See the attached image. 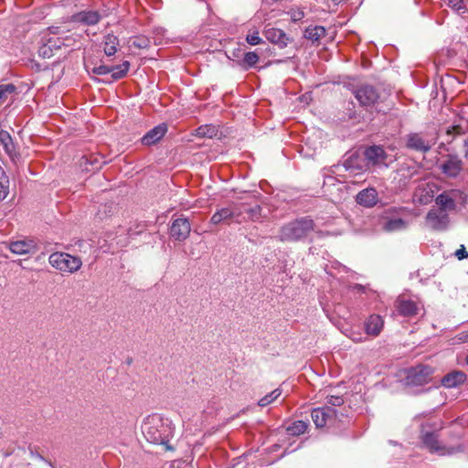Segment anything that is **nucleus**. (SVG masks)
Wrapping results in <instances>:
<instances>
[{
  "label": "nucleus",
  "instance_id": "1",
  "mask_svg": "<svg viewBox=\"0 0 468 468\" xmlns=\"http://www.w3.org/2000/svg\"><path fill=\"white\" fill-rule=\"evenodd\" d=\"M174 428L168 418L154 413L147 416L142 424L144 438L154 444H164L172 437Z\"/></svg>",
  "mask_w": 468,
  "mask_h": 468
},
{
  "label": "nucleus",
  "instance_id": "2",
  "mask_svg": "<svg viewBox=\"0 0 468 468\" xmlns=\"http://www.w3.org/2000/svg\"><path fill=\"white\" fill-rule=\"evenodd\" d=\"M314 228V221L310 217H302L282 225L279 229L277 239L282 242L303 241Z\"/></svg>",
  "mask_w": 468,
  "mask_h": 468
},
{
  "label": "nucleus",
  "instance_id": "3",
  "mask_svg": "<svg viewBox=\"0 0 468 468\" xmlns=\"http://www.w3.org/2000/svg\"><path fill=\"white\" fill-rule=\"evenodd\" d=\"M49 264L60 271L75 272L80 269L82 261L79 257L66 252H54L48 258Z\"/></svg>",
  "mask_w": 468,
  "mask_h": 468
},
{
  "label": "nucleus",
  "instance_id": "4",
  "mask_svg": "<svg viewBox=\"0 0 468 468\" xmlns=\"http://www.w3.org/2000/svg\"><path fill=\"white\" fill-rule=\"evenodd\" d=\"M352 93L359 105L366 109L374 107L380 98L378 90L370 84H362L355 87L352 90Z\"/></svg>",
  "mask_w": 468,
  "mask_h": 468
},
{
  "label": "nucleus",
  "instance_id": "5",
  "mask_svg": "<svg viewBox=\"0 0 468 468\" xmlns=\"http://www.w3.org/2000/svg\"><path fill=\"white\" fill-rule=\"evenodd\" d=\"M403 211V208L385 211L380 222L381 229L386 232L405 230L409 227V221L401 217L400 213Z\"/></svg>",
  "mask_w": 468,
  "mask_h": 468
},
{
  "label": "nucleus",
  "instance_id": "6",
  "mask_svg": "<svg viewBox=\"0 0 468 468\" xmlns=\"http://www.w3.org/2000/svg\"><path fill=\"white\" fill-rule=\"evenodd\" d=\"M431 367L419 365L407 371L405 383L407 386H422L431 380Z\"/></svg>",
  "mask_w": 468,
  "mask_h": 468
},
{
  "label": "nucleus",
  "instance_id": "7",
  "mask_svg": "<svg viewBox=\"0 0 468 468\" xmlns=\"http://www.w3.org/2000/svg\"><path fill=\"white\" fill-rule=\"evenodd\" d=\"M367 167L366 161L356 153L350 154L342 165H334L333 173L338 174L342 169L350 175H358Z\"/></svg>",
  "mask_w": 468,
  "mask_h": 468
},
{
  "label": "nucleus",
  "instance_id": "8",
  "mask_svg": "<svg viewBox=\"0 0 468 468\" xmlns=\"http://www.w3.org/2000/svg\"><path fill=\"white\" fill-rule=\"evenodd\" d=\"M464 199V194L461 190L451 189L440 194L436 197L435 202L439 207L438 209H444L447 212L455 209L457 203Z\"/></svg>",
  "mask_w": 468,
  "mask_h": 468
},
{
  "label": "nucleus",
  "instance_id": "9",
  "mask_svg": "<svg viewBox=\"0 0 468 468\" xmlns=\"http://www.w3.org/2000/svg\"><path fill=\"white\" fill-rule=\"evenodd\" d=\"M439 191V186L434 182L421 181L419 183L413 194V201L420 205L431 203Z\"/></svg>",
  "mask_w": 468,
  "mask_h": 468
},
{
  "label": "nucleus",
  "instance_id": "10",
  "mask_svg": "<svg viewBox=\"0 0 468 468\" xmlns=\"http://www.w3.org/2000/svg\"><path fill=\"white\" fill-rule=\"evenodd\" d=\"M72 37H66L63 39L60 37H49L46 40V42L39 47L38 55L43 58H50L56 55V53L63 47L69 46L70 41H72Z\"/></svg>",
  "mask_w": 468,
  "mask_h": 468
},
{
  "label": "nucleus",
  "instance_id": "11",
  "mask_svg": "<svg viewBox=\"0 0 468 468\" xmlns=\"http://www.w3.org/2000/svg\"><path fill=\"white\" fill-rule=\"evenodd\" d=\"M427 225L434 230H445L449 224V215L444 209L432 208L426 215Z\"/></svg>",
  "mask_w": 468,
  "mask_h": 468
},
{
  "label": "nucleus",
  "instance_id": "12",
  "mask_svg": "<svg viewBox=\"0 0 468 468\" xmlns=\"http://www.w3.org/2000/svg\"><path fill=\"white\" fill-rule=\"evenodd\" d=\"M102 18L100 12L95 10H83L73 14L68 19V23H75L82 26H95Z\"/></svg>",
  "mask_w": 468,
  "mask_h": 468
},
{
  "label": "nucleus",
  "instance_id": "13",
  "mask_svg": "<svg viewBox=\"0 0 468 468\" xmlns=\"http://www.w3.org/2000/svg\"><path fill=\"white\" fill-rule=\"evenodd\" d=\"M191 225L186 218L173 219L170 226V236L178 241L186 240L190 234Z\"/></svg>",
  "mask_w": 468,
  "mask_h": 468
},
{
  "label": "nucleus",
  "instance_id": "14",
  "mask_svg": "<svg viewBox=\"0 0 468 468\" xmlns=\"http://www.w3.org/2000/svg\"><path fill=\"white\" fill-rule=\"evenodd\" d=\"M241 217V209L235 207L231 208L229 207H222L220 209H218L211 217L210 223L213 225H218L223 222H227L229 219L235 218V221L238 223L241 222L240 219Z\"/></svg>",
  "mask_w": 468,
  "mask_h": 468
},
{
  "label": "nucleus",
  "instance_id": "15",
  "mask_svg": "<svg viewBox=\"0 0 468 468\" xmlns=\"http://www.w3.org/2000/svg\"><path fill=\"white\" fill-rule=\"evenodd\" d=\"M365 161H367V165H386V159L388 154H386L384 148L379 145H372L367 147L364 151Z\"/></svg>",
  "mask_w": 468,
  "mask_h": 468
},
{
  "label": "nucleus",
  "instance_id": "16",
  "mask_svg": "<svg viewBox=\"0 0 468 468\" xmlns=\"http://www.w3.org/2000/svg\"><path fill=\"white\" fill-rule=\"evenodd\" d=\"M422 442L430 450L431 452H435L440 455H449L454 452L453 449H446L441 445L438 436L434 432H425L422 436Z\"/></svg>",
  "mask_w": 468,
  "mask_h": 468
},
{
  "label": "nucleus",
  "instance_id": "17",
  "mask_svg": "<svg viewBox=\"0 0 468 468\" xmlns=\"http://www.w3.org/2000/svg\"><path fill=\"white\" fill-rule=\"evenodd\" d=\"M335 410L330 406L317 408L312 411V420L317 428L324 427L332 419L335 417Z\"/></svg>",
  "mask_w": 468,
  "mask_h": 468
},
{
  "label": "nucleus",
  "instance_id": "18",
  "mask_svg": "<svg viewBox=\"0 0 468 468\" xmlns=\"http://www.w3.org/2000/svg\"><path fill=\"white\" fill-rule=\"evenodd\" d=\"M463 169V162L457 155H448L441 165V172L449 177H456Z\"/></svg>",
  "mask_w": 468,
  "mask_h": 468
},
{
  "label": "nucleus",
  "instance_id": "19",
  "mask_svg": "<svg viewBox=\"0 0 468 468\" xmlns=\"http://www.w3.org/2000/svg\"><path fill=\"white\" fill-rule=\"evenodd\" d=\"M8 248L13 253L17 255L31 254L37 250V243L33 239L10 241Z\"/></svg>",
  "mask_w": 468,
  "mask_h": 468
},
{
  "label": "nucleus",
  "instance_id": "20",
  "mask_svg": "<svg viewBox=\"0 0 468 468\" xmlns=\"http://www.w3.org/2000/svg\"><path fill=\"white\" fill-rule=\"evenodd\" d=\"M396 308L400 315L406 317L415 316L420 311V306L416 302L404 297L397 299Z\"/></svg>",
  "mask_w": 468,
  "mask_h": 468
},
{
  "label": "nucleus",
  "instance_id": "21",
  "mask_svg": "<svg viewBox=\"0 0 468 468\" xmlns=\"http://www.w3.org/2000/svg\"><path fill=\"white\" fill-rule=\"evenodd\" d=\"M407 147L418 152L427 153L431 150L432 144L426 141L420 133H410L407 136Z\"/></svg>",
  "mask_w": 468,
  "mask_h": 468
},
{
  "label": "nucleus",
  "instance_id": "22",
  "mask_svg": "<svg viewBox=\"0 0 468 468\" xmlns=\"http://www.w3.org/2000/svg\"><path fill=\"white\" fill-rule=\"evenodd\" d=\"M167 132V126L165 123L159 124L148 131L141 139L144 145H153L160 141Z\"/></svg>",
  "mask_w": 468,
  "mask_h": 468
},
{
  "label": "nucleus",
  "instance_id": "23",
  "mask_svg": "<svg viewBox=\"0 0 468 468\" xmlns=\"http://www.w3.org/2000/svg\"><path fill=\"white\" fill-rule=\"evenodd\" d=\"M365 331L367 335L378 336L381 333L384 326V320L378 314H371L365 321Z\"/></svg>",
  "mask_w": 468,
  "mask_h": 468
},
{
  "label": "nucleus",
  "instance_id": "24",
  "mask_svg": "<svg viewBox=\"0 0 468 468\" xmlns=\"http://www.w3.org/2000/svg\"><path fill=\"white\" fill-rule=\"evenodd\" d=\"M356 202L366 207H372L378 203V193L373 187L361 190L356 195Z\"/></svg>",
  "mask_w": 468,
  "mask_h": 468
},
{
  "label": "nucleus",
  "instance_id": "25",
  "mask_svg": "<svg viewBox=\"0 0 468 468\" xmlns=\"http://www.w3.org/2000/svg\"><path fill=\"white\" fill-rule=\"evenodd\" d=\"M0 143L3 145L6 154L11 158L13 162H15L18 157V153L16 152V145L8 132L4 130L0 131Z\"/></svg>",
  "mask_w": 468,
  "mask_h": 468
},
{
  "label": "nucleus",
  "instance_id": "26",
  "mask_svg": "<svg viewBox=\"0 0 468 468\" xmlns=\"http://www.w3.org/2000/svg\"><path fill=\"white\" fill-rule=\"evenodd\" d=\"M265 37L270 42L278 45L280 48H284L288 45L289 37L282 29L268 28L265 30Z\"/></svg>",
  "mask_w": 468,
  "mask_h": 468
},
{
  "label": "nucleus",
  "instance_id": "27",
  "mask_svg": "<svg viewBox=\"0 0 468 468\" xmlns=\"http://www.w3.org/2000/svg\"><path fill=\"white\" fill-rule=\"evenodd\" d=\"M466 380V375L462 371H452L441 378V385L445 388H455Z\"/></svg>",
  "mask_w": 468,
  "mask_h": 468
},
{
  "label": "nucleus",
  "instance_id": "28",
  "mask_svg": "<svg viewBox=\"0 0 468 468\" xmlns=\"http://www.w3.org/2000/svg\"><path fill=\"white\" fill-rule=\"evenodd\" d=\"M102 44L104 54L107 57H112L118 50L119 39L113 34H108L104 37Z\"/></svg>",
  "mask_w": 468,
  "mask_h": 468
},
{
  "label": "nucleus",
  "instance_id": "29",
  "mask_svg": "<svg viewBox=\"0 0 468 468\" xmlns=\"http://www.w3.org/2000/svg\"><path fill=\"white\" fill-rule=\"evenodd\" d=\"M129 69H130V62L127 60L123 61L120 65L111 66L110 73H111V77H112V80H118L124 78L127 75Z\"/></svg>",
  "mask_w": 468,
  "mask_h": 468
},
{
  "label": "nucleus",
  "instance_id": "30",
  "mask_svg": "<svg viewBox=\"0 0 468 468\" xmlns=\"http://www.w3.org/2000/svg\"><path fill=\"white\" fill-rule=\"evenodd\" d=\"M218 129L216 125L213 124H205L199 126L195 131V135L200 138H209L212 139L218 136Z\"/></svg>",
  "mask_w": 468,
  "mask_h": 468
},
{
  "label": "nucleus",
  "instance_id": "31",
  "mask_svg": "<svg viewBox=\"0 0 468 468\" xmlns=\"http://www.w3.org/2000/svg\"><path fill=\"white\" fill-rule=\"evenodd\" d=\"M241 209V215L243 213L247 214V217H240L242 220H251V221H259L261 218V207L260 205H255L250 207H239Z\"/></svg>",
  "mask_w": 468,
  "mask_h": 468
},
{
  "label": "nucleus",
  "instance_id": "32",
  "mask_svg": "<svg viewBox=\"0 0 468 468\" xmlns=\"http://www.w3.org/2000/svg\"><path fill=\"white\" fill-rule=\"evenodd\" d=\"M325 32L322 26L309 27L304 31V37L314 42L318 41L325 36Z\"/></svg>",
  "mask_w": 468,
  "mask_h": 468
},
{
  "label": "nucleus",
  "instance_id": "33",
  "mask_svg": "<svg viewBox=\"0 0 468 468\" xmlns=\"http://www.w3.org/2000/svg\"><path fill=\"white\" fill-rule=\"evenodd\" d=\"M259 55L254 51L246 52L244 54L243 59L239 62V65L248 69L250 68L254 67L259 62Z\"/></svg>",
  "mask_w": 468,
  "mask_h": 468
},
{
  "label": "nucleus",
  "instance_id": "34",
  "mask_svg": "<svg viewBox=\"0 0 468 468\" xmlns=\"http://www.w3.org/2000/svg\"><path fill=\"white\" fill-rule=\"evenodd\" d=\"M307 423L303 420H296L287 427V431L292 436L303 434L307 430Z\"/></svg>",
  "mask_w": 468,
  "mask_h": 468
},
{
  "label": "nucleus",
  "instance_id": "35",
  "mask_svg": "<svg viewBox=\"0 0 468 468\" xmlns=\"http://www.w3.org/2000/svg\"><path fill=\"white\" fill-rule=\"evenodd\" d=\"M281 395H282V389L276 388V389L272 390L271 392H270L269 394L265 395L263 398H261L259 400L258 405L260 407H266V406L270 405L271 403H272L274 400H276Z\"/></svg>",
  "mask_w": 468,
  "mask_h": 468
},
{
  "label": "nucleus",
  "instance_id": "36",
  "mask_svg": "<svg viewBox=\"0 0 468 468\" xmlns=\"http://www.w3.org/2000/svg\"><path fill=\"white\" fill-rule=\"evenodd\" d=\"M47 31L49 34L57 36V37H60L63 39H65L66 37H69V36L66 35L67 33L69 32V29L66 28L65 26H51L47 28Z\"/></svg>",
  "mask_w": 468,
  "mask_h": 468
},
{
  "label": "nucleus",
  "instance_id": "37",
  "mask_svg": "<svg viewBox=\"0 0 468 468\" xmlns=\"http://www.w3.org/2000/svg\"><path fill=\"white\" fill-rule=\"evenodd\" d=\"M447 5L459 15H464L467 11L463 0H449Z\"/></svg>",
  "mask_w": 468,
  "mask_h": 468
},
{
  "label": "nucleus",
  "instance_id": "38",
  "mask_svg": "<svg viewBox=\"0 0 468 468\" xmlns=\"http://www.w3.org/2000/svg\"><path fill=\"white\" fill-rule=\"evenodd\" d=\"M16 88L14 84L0 85V101H5L9 94H13Z\"/></svg>",
  "mask_w": 468,
  "mask_h": 468
},
{
  "label": "nucleus",
  "instance_id": "39",
  "mask_svg": "<svg viewBox=\"0 0 468 468\" xmlns=\"http://www.w3.org/2000/svg\"><path fill=\"white\" fill-rule=\"evenodd\" d=\"M246 40L251 46H256L262 42V38L260 37L258 31L249 33L246 37Z\"/></svg>",
  "mask_w": 468,
  "mask_h": 468
},
{
  "label": "nucleus",
  "instance_id": "40",
  "mask_svg": "<svg viewBox=\"0 0 468 468\" xmlns=\"http://www.w3.org/2000/svg\"><path fill=\"white\" fill-rule=\"evenodd\" d=\"M132 44L137 48H147L150 45V41L145 37H136Z\"/></svg>",
  "mask_w": 468,
  "mask_h": 468
},
{
  "label": "nucleus",
  "instance_id": "41",
  "mask_svg": "<svg viewBox=\"0 0 468 468\" xmlns=\"http://www.w3.org/2000/svg\"><path fill=\"white\" fill-rule=\"evenodd\" d=\"M399 173L405 179H410L417 173V169L415 167L410 166H401L399 170Z\"/></svg>",
  "mask_w": 468,
  "mask_h": 468
},
{
  "label": "nucleus",
  "instance_id": "42",
  "mask_svg": "<svg viewBox=\"0 0 468 468\" xmlns=\"http://www.w3.org/2000/svg\"><path fill=\"white\" fill-rule=\"evenodd\" d=\"M110 67L111 66L100 65V66L93 67L91 69H89L87 68V70L89 72H91L96 75H107L111 71Z\"/></svg>",
  "mask_w": 468,
  "mask_h": 468
},
{
  "label": "nucleus",
  "instance_id": "43",
  "mask_svg": "<svg viewBox=\"0 0 468 468\" xmlns=\"http://www.w3.org/2000/svg\"><path fill=\"white\" fill-rule=\"evenodd\" d=\"M326 402L333 407H337L344 403V399L341 396H328L326 398Z\"/></svg>",
  "mask_w": 468,
  "mask_h": 468
},
{
  "label": "nucleus",
  "instance_id": "44",
  "mask_svg": "<svg viewBox=\"0 0 468 468\" xmlns=\"http://www.w3.org/2000/svg\"><path fill=\"white\" fill-rule=\"evenodd\" d=\"M28 450H29V454H30V456H31L32 458H36V459H37V460H39V461L45 462V463H48V465L52 466L51 462H50V461H48V460H47L46 458H44V457H43L39 452H37L36 451V449H35V448H33V447H31V446H30V447L28 448Z\"/></svg>",
  "mask_w": 468,
  "mask_h": 468
},
{
  "label": "nucleus",
  "instance_id": "45",
  "mask_svg": "<svg viewBox=\"0 0 468 468\" xmlns=\"http://www.w3.org/2000/svg\"><path fill=\"white\" fill-rule=\"evenodd\" d=\"M103 211L101 209L99 210L98 215L101 218H106L109 213H112L115 207L113 204H105L103 207Z\"/></svg>",
  "mask_w": 468,
  "mask_h": 468
},
{
  "label": "nucleus",
  "instance_id": "46",
  "mask_svg": "<svg viewBox=\"0 0 468 468\" xmlns=\"http://www.w3.org/2000/svg\"><path fill=\"white\" fill-rule=\"evenodd\" d=\"M291 19L293 22H298L304 17V13L301 9H292L290 11Z\"/></svg>",
  "mask_w": 468,
  "mask_h": 468
},
{
  "label": "nucleus",
  "instance_id": "47",
  "mask_svg": "<svg viewBox=\"0 0 468 468\" xmlns=\"http://www.w3.org/2000/svg\"><path fill=\"white\" fill-rule=\"evenodd\" d=\"M9 191V181L7 184H4V182H0V201L4 200Z\"/></svg>",
  "mask_w": 468,
  "mask_h": 468
},
{
  "label": "nucleus",
  "instance_id": "48",
  "mask_svg": "<svg viewBox=\"0 0 468 468\" xmlns=\"http://www.w3.org/2000/svg\"><path fill=\"white\" fill-rule=\"evenodd\" d=\"M455 256L458 260L462 261L468 258V252L463 245H461L460 249L455 251Z\"/></svg>",
  "mask_w": 468,
  "mask_h": 468
},
{
  "label": "nucleus",
  "instance_id": "49",
  "mask_svg": "<svg viewBox=\"0 0 468 468\" xmlns=\"http://www.w3.org/2000/svg\"><path fill=\"white\" fill-rule=\"evenodd\" d=\"M350 339L356 343H360V342H363L365 337L362 335L361 333L359 332H352L351 335H349Z\"/></svg>",
  "mask_w": 468,
  "mask_h": 468
},
{
  "label": "nucleus",
  "instance_id": "50",
  "mask_svg": "<svg viewBox=\"0 0 468 468\" xmlns=\"http://www.w3.org/2000/svg\"><path fill=\"white\" fill-rule=\"evenodd\" d=\"M456 338L461 343H468V330L458 334Z\"/></svg>",
  "mask_w": 468,
  "mask_h": 468
},
{
  "label": "nucleus",
  "instance_id": "51",
  "mask_svg": "<svg viewBox=\"0 0 468 468\" xmlns=\"http://www.w3.org/2000/svg\"><path fill=\"white\" fill-rule=\"evenodd\" d=\"M7 181H9L8 176L5 175V170L0 165V182H4V184H7Z\"/></svg>",
  "mask_w": 468,
  "mask_h": 468
},
{
  "label": "nucleus",
  "instance_id": "52",
  "mask_svg": "<svg viewBox=\"0 0 468 468\" xmlns=\"http://www.w3.org/2000/svg\"><path fill=\"white\" fill-rule=\"evenodd\" d=\"M464 146H465V148H466V151H465V157H466V158H467V160H468V138H467V139H465V141H464Z\"/></svg>",
  "mask_w": 468,
  "mask_h": 468
},
{
  "label": "nucleus",
  "instance_id": "53",
  "mask_svg": "<svg viewBox=\"0 0 468 468\" xmlns=\"http://www.w3.org/2000/svg\"><path fill=\"white\" fill-rule=\"evenodd\" d=\"M82 159H85L86 162H88V158H86L85 156H82Z\"/></svg>",
  "mask_w": 468,
  "mask_h": 468
},
{
  "label": "nucleus",
  "instance_id": "54",
  "mask_svg": "<svg viewBox=\"0 0 468 468\" xmlns=\"http://www.w3.org/2000/svg\"><path fill=\"white\" fill-rule=\"evenodd\" d=\"M335 2H341L342 0H334Z\"/></svg>",
  "mask_w": 468,
  "mask_h": 468
},
{
  "label": "nucleus",
  "instance_id": "55",
  "mask_svg": "<svg viewBox=\"0 0 468 468\" xmlns=\"http://www.w3.org/2000/svg\"><path fill=\"white\" fill-rule=\"evenodd\" d=\"M466 362H467V364H468V356H467V357H466Z\"/></svg>",
  "mask_w": 468,
  "mask_h": 468
}]
</instances>
